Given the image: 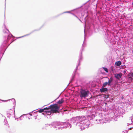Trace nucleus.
<instances>
[{"label":"nucleus","mask_w":133,"mask_h":133,"mask_svg":"<svg viewBox=\"0 0 133 133\" xmlns=\"http://www.w3.org/2000/svg\"><path fill=\"white\" fill-rule=\"evenodd\" d=\"M58 98V97H57L56 99L55 100H54V101H56V100Z\"/></svg>","instance_id":"c756f323"},{"label":"nucleus","mask_w":133,"mask_h":133,"mask_svg":"<svg viewBox=\"0 0 133 133\" xmlns=\"http://www.w3.org/2000/svg\"><path fill=\"white\" fill-rule=\"evenodd\" d=\"M103 68L104 70L107 72H108V69L106 67H103Z\"/></svg>","instance_id":"412c9836"},{"label":"nucleus","mask_w":133,"mask_h":133,"mask_svg":"<svg viewBox=\"0 0 133 133\" xmlns=\"http://www.w3.org/2000/svg\"><path fill=\"white\" fill-rule=\"evenodd\" d=\"M64 101V100H63V99H62L61 100H59L57 102L56 104H61L63 103Z\"/></svg>","instance_id":"2eb2a0df"},{"label":"nucleus","mask_w":133,"mask_h":133,"mask_svg":"<svg viewBox=\"0 0 133 133\" xmlns=\"http://www.w3.org/2000/svg\"><path fill=\"white\" fill-rule=\"evenodd\" d=\"M28 114L23 115H21L20 117H19L18 118H17V119H19L20 120H22L23 119V118H24L23 115H28Z\"/></svg>","instance_id":"f3484780"},{"label":"nucleus","mask_w":133,"mask_h":133,"mask_svg":"<svg viewBox=\"0 0 133 133\" xmlns=\"http://www.w3.org/2000/svg\"><path fill=\"white\" fill-rule=\"evenodd\" d=\"M130 77L132 78H133V72L131 73L130 74Z\"/></svg>","instance_id":"5701e85b"},{"label":"nucleus","mask_w":133,"mask_h":133,"mask_svg":"<svg viewBox=\"0 0 133 133\" xmlns=\"http://www.w3.org/2000/svg\"><path fill=\"white\" fill-rule=\"evenodd\" d=\"M48 110L49 111L50 114L49 115H51V117L53 115L52 112H57L58 113L60 112L59 107L58 106L57 104H55L51 105L48 107Z\"/></svg>","instance_id":"423d86ee"},{"label":"nucleus","mask_w":133,"mask_h":133,"mask_svg":"<svg viewBox=\"0 0 133 133\" xmlns=\"http://www.w3.org/2000/svg\"><path fill=\"white\" fill-rule=\"evenodd\" d=\"M69 111L66 109H63L62 111H60L59 112V114L61 115H62L63 116L64 114H68Z\"/></svg>","instance_id":"1a4fd4ad"},{"label":"nucleus","mask_w":133,"mask_h":133,"mask_svg":"<svg viewBox=\"0 0 133 133\" xmlns=\"http://www.w3.org/2000/svg\"><path fill=\"white\" fill-rule=\"evenodd\" d=\"M114 119V120L115 121H117V118H115Z\"/></svg>","instance_id":"c85d7f7f"},{"label":"nucleus","mask_w":133,"mask_h":133,"mask_svg":"<svg viewBox=\"0 0 133 133\" xmlns=\"http://www.w3.org/2000/svg\"><path fill=\"white\" fill-rule=\"evenodd\" d=\"M104 87H102L100 89V91L102 92L106 93L107 92L108 90L107 88H104Z\"/></svg>","instance_id":"9d476101"},{"label":"nucleus","mask_w":133,"mask_h":133,"mask_svg":"<svg viewBox=\"0 0 133 133\" xmlns=\"http://www.w3.org/2000/svg\"><path fill=\"white\" fill-rule=\"evenodd\" d=\"M107 85H109L108 83L107 82H105L103 83L102 87H105Z\"/></svg>","instance_id":"dca6fc26"},{"label":"nucleus","mask_w":133,"mask_h":133,"mask_svg":"<svg viewBox=\"0 0 133 133\" xmlns=\"http://www.w3.org/2000/svg\"><path fill=\"white\" fill-rule=\"evenodd\" d=\"M108 121L107 120V118H103L101 119L98 120V123L99 124H103L104 123H106L107 122H108Z\"/></svg>","instance_id":"6e6552de"},{"label":"nucleus","mask_w":133,"mask_h":133,"mask_svg":"<svg viewBox=\"0 0 133 133\" xmlns=\"http://www.w3.org/2000/svg\"><path fill=\"white\" fill-rule=\"evenodd\" d=\"M111 70L112 71H113L115 70V69H114V67H113L112 66L111 67Z\"/></svg>","instance_id":"b1692460"},{"label":"nucleus","mask_w":133,"mask_h":133,"mask_svg":"<svg viewBox=\"0 0 133 133\" xmlns=\"http://www.w3.org/2000/svg\"><path fill=\"white\" fill-rule=\"evenodd\" d=\"M90 93L89 89L86 87H81L79 91V96L81 98L87 97Z\"/></svg>","instance_id":"20e7f679"},{"label":"nucleus","mask_w":133,"mask_h":133,"mask_svg":"<svg viewBox=\"0 0 133 133\" xmlns=\"http://www.w3.org/2000/svg\"><path fill=\"white\" fill-rule=\"evenodd\" d=\"M131 121L133 123V121H132V119H131Z\"/></svg>","instance_id":"2f4dec72"},{"label":"nucleus","mask_w":133,"mask_h":133,"mask_svg":"<svg viewBox=\"0 0 133 133\" xmlns=\"http://www.w3.org/2000/svg\"><path fill=\"white\" fill-rule=\"evenodd\" d=\"M115 77L117 79H120L121 78L122 74L121 73L119 74H114Z\"/></svg>","instance_id":"9b49d317"},{"label":"nucleus","mask_w":133,"mask_h":133,"mask_svg":"<svg viewBox=\"0 0 133 133\" xmlns=\"http://www.w3.org/2000/svg\"><path fill=\"white\" fill-rule=\"evenodd\" d=\"M108 79V83H109V86H111L113 85V79L111 77L109 79L108 77H107Z\"/></svg>","instance_id":"f8f14e48"},{"label":"nucleus","mask_w":133,"mask_h":133,"mask_svg":"<svg viewBox=\"0 0 133 133\" xmlns=\"http://www.w3.org/2000/svg\"><path fill=\"white\" fill-rule=\"evenodd\" d=\"M37 110V109H36V110ZM35 111V110H34L33 111H32V112L29 113V115H30V116H32V113L33 114V113H32V112H33V111Z\"/></svg>","instance_id":"4be33fe9"},{"label":"nucleus","mask_w":133,"mask_h":133,"mask_svg":"<svg viewBox=\"0 0 133 133\" xmlns=\"http://www.w3.org/2000/svg\"><path fill=\"white\" fill-rule=\"evenodd\" d=\"M53 122H52L51 123V124H47V125H47V126H51V127H53L54 128V129H56V130H57L58 129L59 130L58 128V127H60V126H61V125H58V126H56V127H55L54 126H53L52 125V123Z\"/></svg>","instance_id":"ddd939ff"},{"label":"nucleus","mask_w":133,"mask_h":133,"mask_svg":"<svg viewBox=\"0 0 133 133\" xmlns=\"http://www.w3.org/2000/svg\"><path fill=\"white\" fill-rule=\"evenodd\" d=\"M4 123H5L4 125H7V124H8V122L6 118L4 119Z\"/></svg>","instance_id":"aec40b11"},{"label":"nucleus","mask_w":133,"mask_h":133,"mask_svg":"<svg viewBox=\"0 0 133 133\" xmlns=\"http://www.w3.org/2000/svg\"><path fill=\"white\" fill-rule=\"evenodd\" d=\"M10 110H11V109H10Z\"/></svg>","instance_id":"f704fd0d"},{"label":"nucleus","mask_w":133,"mask_h":133,"mask_svg":"<svg viewBox=\"0 0 133 133\" xmlns=\"http://www.w3.org/2000/svg\"><path fill=\"white\" fill-rule=\"evenodd\" d=\"M28 119H30V118H28Z\"/></svg>","instance_id":"72a5a7b5"},{"label":"nucleus","mask_w":133,"mask_h":133,"mask_svg":"<svg viewBox=\"0 0 133 133\" xmlns=\"http://www.w3.org/2000/svg\"><path fill=\"white\" fill-rule=\"evenodd\" d=\"M121 64L122 62L120 61H118L115 62V65L117 66H118L121 65Z\"/></svg>","instance_id":"4468645a"},{"label":"nucleus","mask_w":133,"mask_h":133,"mask_svg":"<svg viewBox=\"0 0 133 133\" xmlns=\"http://www.w3.org/2000/svg\"><path fill=\"white\" fill-rule=\"evenodd\" d=\"M29 35V34H27L25 35H24L23 36H22L19 37H16V39H18V38H21L23 37H25V36H28Z\"/></svg>","instance_id":"a211bd4d"},{"label":"nucleus","mask_w":133,"mask_h":133,"mask_svg":"<svg viewBox=\"0 0 133 133\" xmlns=\"http://www.w3.org/2000/svg\"><path fill=\"white\" fill-rule=\"evenodd\" d=\"M122 100H123L124 98V97L123 96H122L121 98Z\"/></svg>","instance_id":"cd10ccee"},{"label":"nucleus","mask_w":133,"mask_h":133,"mask_svg":"<svg viewBox=\"0 0 133 133\" xmlns=\"http://www.w3.org/2000/svg\"><path fill=\"white\" fill-rule=\"evenodd\" d=\"M98 120V119H96V121H97Z\"/></svg>","instance_id":"473e14b6"},{"label":"nucleus","mask_w":133,"mask_h":133,"mask_svg":"<svg viewBox=\"0 0 133 133\" xmlns=\"http://www.w3.org/2000/svg\"><path fill=\"white\" fill-rule=\"evenodd\" d=\"M10 100L12 102H13V104L14 105L13 106V108L14 109V111H12V112H10L9 110L7 111V112H8V115H12V114H13L14 115V117H15V105H16V101L15 99L14 98H12L10 99L7 100H1L0 99V101H1L2 102H7L8 101H10Z\"/></svg>","instance_id":"0eeeda50"},{"label":"nucleus","mask_w":133,"mask_h":133,"mask_svg":"<svg viewBox=\"0 0 133 133\" xmlns=\"http://www.w3.org/2000/svg\"><path fill=\"white\" fill-rule=\"evenodd\" d=\"M1 115L2 116V117H3V115L2 114H1Z\"/></svg>","instance_id":"7c9ffc66"},{"label":"nucleus","mask_w":133,"mask_h":133,"mask_svg":"<svg viewBox=\"0 0 133 133\" xmlns=\"http://www.w3.org/2000/svg\"><path fill=\"white\" fill-rule=\"evenodd\" d=\"M123 117L122 116V114L121 113L120 114H117V116H116L117 117Z\"/></svg>","instance_id":"6ab92c4d"},{"label":"nucleus","mask_w":133,"mask_h":133,"mask_svg":"<svg viewBox=\"0 0 133 133\" xmlns=\"http://www.w3.org/2000/svg\"><path fill=\"white\" fill-rule=\"evenodd\" d=\"M84 39L82 46L80 51V53L78 56V59L77 64L76 68L73 72L70 81L69 83H71L74 80L75 75L76 74L77 70L80 69L78 67L81 65V62L82 61L83 57L82 55V52L84 50L85 48L87 46V41L86 39L88 38L89 37L91 36L90 34H84Z\"/></svg>","instance_id":"f03ea898"},{"label":"nucleus","mask_w":133,"mask_h":133,"mask_svg":"<svg viewBox=\"0 0 133 133\" xmlns=\"http://www.w3.org/2000/svg\"><path fill=\"white\" fill-rule=\"evenodd\" d=\"M95 117V115L93 114L88 115L87 117L84 116H79L72 117L70 119L68 120L67 122H54L52 123V125L56 128V125H61L60 127H57L59 130H62L64 128H71V125L69 123L70 122L73 123L76 126L80 127L81 130H83L85 128H88L90 125L91 121Z\"/></svg>","instance_id":"f257e3e1"},{"label":"nucleus","mask_w":133,"mask_h":133,"mask_svg":"<svg viewBox=\"0 0 133 133\" xmlns=\"http://www.w3.org/2000/svg\"><path fill=\"white\" fill-rule=\"evenodd\" d=\"M127 70H124V71H123V73L124 74H125L126 73Z\"/></svg>","instance_id":"393cba45"},{"label":"nucleus","mask_w":133,"mask_h":133,"mask_svg":"<svg viewBox=\"0 0 133 133\" xmlns=\"http://www.w3.org/2000/svg\"><path fill=\"white\" fill-rule=\"evenodd\" d=\"M104 34V41L109 47H112L115 44L118 45L121 44V43L119 41L120 40L119 37L117 35L118 34Z\"/></svg>","instance_id":"7ed1b4c3"},{"label":"nucleus","mask_w":133,"mask_h":133,"mask_svg":"<svg viewBox=\"0 0 133 133\" xmlns=\"http://www.w3.org/2000/svg\"><path fill=\"white\" fill-rule=\"evenodd\" d=\"M48 107L44 108L43 109H39L38 111L35 112H34V114L36 113H36L38 112L39 113H42V114L44 115L45 117L48 118H50L51 117V115H49L50 112L48 110Z\"/></svg>","instance_id":"39448f33"},{"label":"nucleus","mask_w":133,"mask_h":133,"mask_svg":"<svg viewBox=\"0 0 133 133\" xmlns=\"http://www.w3.org/2000/svg\"><path fill=\"white\" fill-rule=\"evenodd\" d=\"M7 117H8L9 118L10 117L11 115H8V112H7Z\"/></svg>","instance_id":"a878e982"},{"label":"nucleus","mask_w":133,"mask_h":133,"mask_svg":"<svg viewBox=\"0 0 133 133\" xmlns=\"http://www.w3.org/2000/svg\"><path fill=\"white\" fill-rule=\"evenodd\" d=\"M37 116V115H36V116H35L34 117L35 118V119H36L37 118V117H36V116Z\"/></svg>","instance_id":"bb28decb"}]
</instances>
